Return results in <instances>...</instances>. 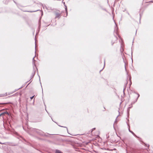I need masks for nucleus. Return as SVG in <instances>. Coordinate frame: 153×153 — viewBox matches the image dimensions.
I'll return each instance as SVG.
<instances>
[{
    "label": "nucleus",
    "mask_w": 153,
    "mask_h": 153,
    "mask_svg": "<svg viewBox=\"0 0 153 153\" xmlns=\"http://www.w3.org/2000/svg\"><path fill=\"white\" fill-rule=\"evenodd\" d=\"M114 16H113V19L114 20V21L115 22V20L114 19Z\"/></svg>",
    "instance_id": "obj_14"
},
{
    "label": "nucleus",
    "mask_w": 153,
    "mask_h": 153,
    "mask_svg": "<svg viewBox=\"0 0 153 153\" xmlns=\"http://www.w3.org/2000/svg\"><path fill=\"white\" fill-rule=\"evenodd\" d=\"M117 134V136L118 137L117 134Z\"/></svg>",
    "instance_id": "obj_26"
},
{
    "label": "nucleus",
    "mask_w": 153,
    "mask_h": 153,
    "mask_svg": "<svg viewBox=\"0 0 153 153\" xmlns=\"http://www.w3.org/2000/svg\"><path fill=\"white\" fill-rule=\"evenodd\" d=\"M34 58H35V57H34L33 59V64L35 65V60L34 59Z\"/></svg>",
    "instance_id": "obj_6"
},
{
    "label": "nucleus",
    "mask_w": 153,
    "mask_h": 153,
    "mask_svg": "<svg viewBox=\"0 0 153 153\" xmlns=\"http://www.w3.org/2000/svg\"><path fill=\"white\" fill-rule=\"evenodd\" d=\"M95 129V128H94L92 129L91 132H92Z\"/></svg>",
    "instance_id": "obj_13"
},
{
    "label": "nucleus",
    "mask_w": 153,
    "mask_h": 153,
    "mask_svg": "<svg viewBox=\"0 0 153 153\" xmlns=\"http://www.w3.org/2000/svg\"><path fill=\"white\" fill-rule=\"evenodd\" d=\"M118 37H119V38H120V36H118Z\"/></svg>",
    "instance_id": "obj_21"
},
{
    "label": "nucleus",
    "mask_w": 153,
    "mask_h": 153,
    "mask_svg": "<svg viewBox=\"0 0 153 153\" xmlns=\"http://www.w3.org/2000/svg\"><path fill=\"white\" fill-rule=\"evenodd\" d=\"M131 108V107H129V108Z\"/></svg>",
    "instance_id": "obj_23"
},
{
    "label": "nucleus",
    "mask_w": 153,
    "mask_h": 153,
    "mask_svg": "<svg viewBox=\"0 0 153 153\" xmlns=\"http://www.w3.org/2000/svg\"><path fill=\"white\" fill-rule=\"evenodd\" d=\"M125 68L126 69V66H125Z\"/></svg>",
    "instance_id": "obj_25"
},
{
    "label": "nucleus",
    "mask_w": 153,
    "mask_h": 153,
    "mask_svg": "<svg viewBox=\"0 0 153 153\" xmlns=\"http://www.w3.org/2000/svg\"><path fill=\"white\" fill-rule=\"evenodd\" d=\"M129 132H130L132 133L133 134V135H134L135 136H136V135L134 134V133L132 131H130V130L129 129Z\"/></svg>",
    "instance_id": "obj_5"
},
{
    "label": "nucleus",
    "mask_w": 153,
    "mask_h": 153,
    "mask_svg": "<svg viewBox=\"0 0 153 153\" xmlns=\"http://www.w3.org/2000/svg\"><path fill=\"white\" fill-rule=\"evenodd\" d=\"M119 116V115L117 116V118L115 119V123H116V122L119 121L120 120L119 118H118V117Z\"/></svg>",
    "instance_id": "obj_3"
},
{
    "label": "nucleus",
    "mask_w": 153,
    "mask_h": 153,
    "mask_svg": "<svg viewBox=\"0 0 153 153\" xmlns=\"http://www.w3.org/2000/svg\"><path fill=\"white\" fill-rule=\"evenodd\" d=\"M3 96H1L0 97Z\"/></svg>",
    "instance_id": "obj_27"
},
{
    "label": "nucleus",
    "mask_w": 153,
    "mask_h": 153,
    "mask_svg": "<svg viewBox=\"0 0 153 153\" xmlns=\"http://www.w3.org/2000/svg\"><path fill=\"white\" fill-rule=\"evenodd\" d=\"M56 153H62L61 151L58 150H56Z\"/></svg>",
    "instance_id": "obj_4"
},
{
    "label": "nucleus",
    "mask_w": 153,
    "mask_h": 153,
    "mask_svg": "<svg viewBox=\"0 0 153 153\" xmlns=\"http://www.w3.org/2000/svg\"><path fill=\"white\" fill-rule=\"evenodd\" d=\"M61 16V14L59 13H56V18H59Z\"/></svg>",
    "instance_id": "obj_1"
},
{
    "label": "nucleus",
    "mask_w": 153,
    "mask_h": 153,
    "mask_svg": "<svg viewBox=\"0 0 153 153\" xmlns=\"http://www.w3.org/2000/svg\"><path fill=\"white\" fill-rule=\"evenodd\" d=\"M0 143L1 144H3V143H1L0 142Z\"/></svg>",
    "instance_id": "obj_19"
},
{
    "label": "nucleus",
    "mask_w": 153,
    "mask_h": 153,
    "mask_svg": "<svg viewBox=\"0 0 153 153\" xmlns=\"http://www.w3.org/2000/svg\"><path fill=\"white\" fill-rule=\"evenodd\" d=\"M114 124H115V122H114Z\"/></svg>",
    "instance_id": "obj_17"
},
{
    "label": "nucleus",
    "mask_w": 153,
    "mask_h": 153,
    "mask_svg": "<svg viewBox=\"0 0 153 153\" xmlns=\"http://www.w3.org/2000/svg\"><path fill=\"white\" fill-rule=\"evenodd\" d=\"M120 51H121V53H122L123 51V48L121 46V48H120Z\"/></svg>",
    "instance_id": "obj_8"
},
{
    "label": "nucleus",
    "mask_w": 153,
    "mask_h": 153,
    "mask_svg": "<svg viewBox=\"0 0 153 153\" xmlns=\"http://www.w3.org/2000/svg\"><path fill=\"white\" fill-rule=\"evenodd\" d=\"M144 144L145 146H147V147H148V148L149 147V145L147 144H146L145 143H144Z\"/></svg>",
    "instance_id": "obj_10"
},
{
    "label": "nucleus",
    "mask_w": 153,
    "mask_h": 153,
    "mask_svg": "<svg viewBox=\"0 0 153 153\" xmlns=\"http://www.w3.org/2000/svg\"><path fill=\"white\" fill-rule=\"evenodd\" d=\"M127 84V82L125 86L124 85V88H123V92L124 91V90L126 89V85Z\"/></svg>",
    "instance_id": "obj_9"
},
{
    "label": "nucleus",
    "mask_w": 153,
    "mask_h": 153,
    "mask_svg": "<svg viewBox=\"0 0 153 153\" xmlns=\"http://www.w3.org/2000/svg\"><path fill=\"white\" fill-rule=\"evenodd\" d=\"M66 10H67V8H66ZM66 11H67V10H66Z\"/></svg>",
    "instance_id": "obj_24"
},
{
    "label": "nucleus",
    "mask_w": 153,
    "mask_h": 153,
    "mask_svg": "<svg viewBox=\"0 0 153 153\" xmlns=\"http://www.w3.org/2000/svg\"><path fill=\"white\" fill-rule=\"evenodd\" d=\"M115 28H116V27H117V25L115 23Z\"/></svg>",
    "instance_id": "obj_16"
},
{
    "label": "nucleus",
    "mask_w": 153,
    "mask_h": 153,
    "mask_svg": "<svg viewBox=\"0 0 153 153\" xmlns=\"http://www.w3.org/2000/svg\"><path fill=\"white\" fill-rule=\"evenodd\" d=\"M134 103H131V104H134Z\"/></svg>",
    "instance_id": "obj_22"
},
{
    "label": "nucleus",
    "mask_w": 153,
    "mask_h": 153,
    "mask_svg": "<svg viewBox=\"0 0 153 153\" xmlns=\"http://www.w3.org/2000/svg\"><path fill=\"white\" fill-rule=\"evenodd\" d=\"M137 94L138 95V97H137V98L136 99V100H135V101L134 102H136L137 101V99H138V97H139V96H140V95H139L137 93Z\"/></svg>",
    "instance_id": "obj_7"
},
{
    "label": "nucleus",
    "mask_w": 153,
    "mask_h": 153,
    "mask_svg": "<svg viewBox=\"0 0 153 153\" xmlns=\"http://www.w3.org/2000/svg\"><path fill=\"white\" fill-rule=\"evenodd\" d=\"M114 11V10L113 9L112 10V14H113Z\"/></svg>",
    "instance_id": "obj_15"
},
{
    "label": "nucleus",
    "mask_w": 153,
    "mask_h": 153,
    "mask_svg": "<svg viewBox=\"0 0 153 153\" xmlns=\"http://www.w3.org/2000/svg\"><path fill=\"white\" fill-rule=\"evenodd\" d=\"M34 96H33L31 97H30V99L32 100L33 99V97H34Z\"/></svg>",
    "instance_id": "obj_11"
},
{
    "label": "nucleus",
    "mask_w": 153,
    "mask_h": 153,
    "mask_svg": "<svg viewBox=\"0 0 153 153\" xmlns=\"http://www.w3.org/2000/svg\"><path fill=\"white\" fill-rule=\"evenodd\" d=\"M119 137V138H120H120H120V137Z\"/></svg>",
    "instance_id": "obj_28"
},
{
    "label": "nucleus",
    "mask_w": 153,
    "mask_h": 153,
    "mask_svg": "<svg viewBox=\"0 0 153 153\" xmlns=\"http://www.w3.org/2000/svg\"><path fill=\"white\" fill-rule=\"evenodd\" d=\"M136 33H137V30L136 31Z\"/></svg>",
    "instance_id": "obj_20"
},
{
    "label": "nucleus",
    "mask_w": 153,
    "mask_h": 153,
    "mask_svg": "<svg viewBox=\"0 0 153 153\" xmlns=\"http://www.w3.org/2000/svg\"><path fill=\"white\" fill-rule=\"evenodd\" d=\"M38 10H36V11H29V12H36V11H38Z\"/></svg>",
    "instance_id": "obj_12"
},
{
    "label": "nucleus",
    "mask_w": 153,
    "mask_h": 153,
    "mask_svg": "<svg viewBox=\"0 0 153 153\" xmlns=\"http://www.w3.org/2000/svg\"><path fill=\"white\" fill-rule=\"evenodd\" d=\"M147 1H148L149 2H151V1H150V0H147Z\"/></svg>",
    "instance_id": "obj_18"
},
{
    "label": "nucleus",
    "mask_w": 153,
    "mask_h": 153,
    "mask_svg": "<svg viewBox=\"0 0 153 153\" xmlns=\"http://www.w3.org/2000/svg\"><path fill=\"white\" fill-rule=\"evenodd\" d=\"M129 79L130 81L129 87H130L131 85V77L130 76H129Z\"/></svg>",
    "instance_id": "obj_2"
}]
</instances>
